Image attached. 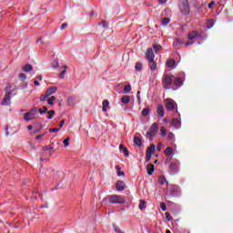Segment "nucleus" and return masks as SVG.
Masks as SVG:
<instances>
[{
    "label": "nucleus",
    "mask_w": 233,
    "mask_h": 233,
    "mask_svg": "<svg viewBox=\"0 0 233 233\" xmlns=\"http://www.w3.org/2000/svg\"><path fill=\"white\" fill-rule=\"evenodd\" d=\"M156 152V145L151 144L150 147H148L146 150V154H149L152 156Z\"/></svg>",
    "instance_id": "nucleus-14"
},
{
    "label": "nucleus",
    "mask_w": 233,
    "mask_h": 233,
    "mask_svg": "<svg viewBox=\"0 0 233 233\" xmlns=\"http://www.w3.org/2000/svg\"><path fill=\"white\" fill-rule=\"evenodd\" d=\"M172 152H174V148H172L171 147H167L165 150H164V154L165 156H167V157L172 156Z\"/></svg>",
    "instance_id": "nucleus-19"
},
{
    "label": "nucleus",
    "mask_w": 233,
    "mask_h": 233,
    "mask_svg": "<svg viewBox=\"0 0 233 233\" xmlns=\"http://www.w3.org/2000/svg\"><path fill=\"white\" fill-rule=\"evenodd\" d=\"M171 127H174L175 128H181V121H179V118H173L171 121Z\"/></svg>",
    "instance_id": "nucleus-12"
},
{
    "label": "nucleus",
    "mask_w": 233,
    "mask_h": 233,
    "mask_svg": "<svg viewBox=\"0 0 233 233\" xmlns=\"http://www.w3.org/2000/svg\"><path fill=\"white\" fill-rule=\"evenodd\" d=\"M166 219H167L168 221H172V216L170 215V213H166Z\"/></svg>",
    "instance_id": "nucleus-47"
},
{
    "label": "nucleus",
    "mask_w": 233,
    "mask_h": 233,
    "mask_svg": "<svg viewBox=\"0 0 233 233\" xmlns=\"http://www.w3.org/2000/svg\"><path fill=\"white\" fill-rule=\"evenodd\" d=\"M54 101H56V96H51L47 99V105H54Z\"/></svg>",
    "instance_id": "nucleus-40"
},
{
    "label": "nucleus",
    "mask_w": 233,
    "mask_h": 233,
    "mask_svg": "<svg viewBox=\"0 0 233 233\" xmlns=\"http://www.w3.org/2000/svg\"><path fill=\"white\" fill-rule=\"evenodd\" d=\"M102 25L104 27L106 26V21H102Z\"/></svg>",
    "instance_id": "nucleus-62"
},
{
    "label": "nucleus",
    "mask_w": 233,
    "mask_h": 233,
    "mask_svg": "<svg viewBox=\"0 0 233 233\" xmlns=\"http://www.w3.org/2000/svg\"><path fill=\"white\" fill-rule=\"evenodd\" d=\"M36 79H38L39 81H43V76H36Z\"/></svg>",
    "instance_id": "nucleus-58"
},
{
    "label": "nucleus",
    "mask_w": 233,
    "mask_h": 233,
    "mask_svg": "<svg viewBox=\"0 0 233 233\" xmlns=\"http://www.w3.org/2000/svg\"><path fill=\"white\" fill-rule=\"evenodd\" d=\"M117 172H121V167L119 166H116Z\"/></svg>",
    "instance_id": "nucleus-61"
},
{
    "label": "nucleus",
    "mask_w": 233,
    "mask_h": 233,
    "mask_svg": "<svg viewBox=\"0 0 233 233\" xmlns=\"http://www.w3.org/2000/svg\"><path fill=\"white\" fill-rule=\"evenodd\" d=\"M66 68H68V66H64V70L58 75L59 79H65V75L66 74Z\"/></svg>",
    "instance_id": "nucleus-26"
},
{
    "label": "nucleus",
    "mask_w": 233,
    "mask_h": 233,
    "mask_svg": "<svg viewBox=\"0 0 233 233\" xmlns=\"http://www.w3.org/2000/svg\"><path fill=\"white\" fill-rule=\"evenodd\" d=\"M160 132H161L162 137H165V136H167V129L165 128V127H162L160 128Z\"/></svg>",
    "instance_id": "nucleus-41"
},
{
    "label": "nucleus",
    "mask_w": 233,
    "mask_h": 233,
    "mask_svg": "<svg viewBox=\"0 0 233 233\" xmlns=\"http://www.w3.org/2000/svg\"><path fill=\"white\" fill-rule=\"evenodd\" d=\"M121 102L123 103V105H128L130 103V96H123L121 97Z\"/></svg>",
    "instance_id": "nucleus-20"
},
{
    "label": "nucleus",
    "mask_w": 233,
    "mask_h": 233,
    "mask_svg": "<svg viewBox=\"0 0 233 233\" xmlns=\"http://www.w3.org/2000/svg\"><path fill=\"white\" fill-rule=\"evenodd\" d=\"M199 33H198V31H191L187 35V39H189V41H194V39H196Z\"/></svg>",
    "instance_id": "nucleus-13"
},
{
    "label": "nucleus",
    "mask_w": 233,
    "mask_h": 233,
    "mask_svg": "<svg viewBox=\"0 0 233 233\" xmlns=\"http://www.w3.org/2000/svg\"><path fill=\"white\" fill-rule=\"evenodd\" d=\"M59 130H61V128H57V127H55V128H50L49 129V132H53V133H57Z\"/></svg>",
    "instance_id": "nucleus-46"
},
{
    "label": "nucleus",
    "mask_w": 233,
    "mask_h": 233,
    "mask_svg": "<svg viewBox=\"0 0 233 233\" xmlns=\"http://www.w3.org/2000/svg\"><path fill=\"white\" fill-rule=\"evenodd\" d=\"M181 45H183V41L177 39L173 43V46L174 48H176L177 50V48H179V46H181Z\"/></svg>",
    "instance_id": "nucleus-24"
},
{
    "label": "nucleus",
    "mask_w": 233,
    "mask_h": 233,
    "mask_svg": "<svg viewBox=\"0 0 233 233\" xmlns=\"http://www.w3.org/2000/svg\"><path fill=\"white\" fill-rule=\"evenodd\" d=\"M168 0H159V4L160 5H165V3H167Z\"/></svg>",
    "instance_id": "nucleus-55"
},
{
    "label": "nucleus",
    "mask_w": 233,
    "mask_h": 233,
    "mask_svg": "<svg viewBox=\"0 0 233 233\" xmlns=\"http://www.w3.org/2000/svg\"><path fill=\"white\" fill-rule=\"evenodd\" d=\"M39 114V108L33 107L28 112H26L24 116L25 121H32L33 119H35Z\"/></svg>",
    "instance_id": "nucleus-3"
},
{
    "label": "nucleus",
    "mask_w": 233,
    "mask_h": 233,
    "mask_svg": "<svg viewBox=\"0 0 233 233\" xmlns=\"http://www.w3.org/2000/svg\"><path fill=\"white\" fill-rule=\"evenodd\" d=\"M137 99L138 105H141V91L137 92Z\"/></svg>",
    "instance_id": "nucleus-42"
},
{
    "label": "nucleus",
    "mask_w": 233,
    "mask_h": 233,
    "mask_svg": "<svg viewBox=\"0 0 233 233\" xmlns=\"http://www.w3.org/2000/svg\"><path fill=\"white\" fill-rule=\"evenodd\" d=\"M18 77H19V79H21L22 81H25V79H26V75L21 73V74L18 75Z\"/></svg>",
    "instance_id": "nucleus-44"
},
{
    "label": "nucleus",
    "mask_w": 233,
    "mask_h": 233,
    "mask_svg": "<svg viewBox=\"0 0 233 233\" xmlns=\"http://www.w3.org/2000/svg\"><path fill=\"white\" fill-rule=\"evenodd\" d=\"M64 147L65 148H67V147H70V138L67 137L64 140Z\"/></svg>",
    "instance_id": "nucleus-39"
},
{
    "label": "nucleus",
    "mask_w": 233,
    "mask_h": 233,
    "mask_svg": "<svg viewBox=\"0 0 233 233\" xmlns=\"http://www.w3.org/2000/svg\"><path fill=\"white\" fill-rule=\"evenodd\" d=\"M119 149L123 150L126 157H128V148H127L123 144L119 145Z\"/></svg>",
    "instance_id": "nucleus-27"
},
{
    "label": "nucleus",
    "mask_w": 233,
    "mask_h": 233,
    "mask_svg": "<svg viewBox=\"0 0 233 233\" xmlns=\"http://www.w3.org/2000/svg\"><path fill=\"white\" fill-rule=\"evenodd\" d=\"M150 112H152V109L150 107H146L142 110V116L143 117H147V116H148V114H150Z\"/></svg>",
    "instance_id": "nucleus-22"
},
{
    "label": "nucleus",
    "mask_w": 233,
    "mask_h": 233,
    "mask_svg": "<svg viewBox=\"0 0 233 233\" xmlns=\"http://www.w3.org/2000/svg\"><path fill=\"white\" fill-rule=\"evenodd\" d=\"M161 48H163V46H161V45H154L153 46V49L155 50L156 54H157V52H159V50H161Z\"/></svg>",
    "instance_id": "nucleus-37"
},
{
    "label": "nucleus",
    "mask_w": 233,
    "mask_h": 233,
    "mask_svg": "<svg viewBox=\"0 0 233 233\" xmlns=\"http://www.w3.org/2000/svg\"><path fill=\"white\" fill-rule=\"evenodd\" d=\"M166 233H172V232H170V229H167V230L166 231Z\"/></svg>",
    "instance_id": "nucleus-63"
},
{
    "label": "nucleus",
    "mask_w": 233,
    "mask_h": 233,
    "mask_svg": "<svg viewBox=\"0 0 233 233\" xmlns=\"http://www.w3.org/2000/svg\"><path fill=\"white\" fill-rule=\"evenodd\" d=\"M174 65H176V61L174 59L167 60V66H168V68H172V66H174Z\"/></svg>",
    "instance_id": "nucleus-30"
},
{
    "label": "nucleus",
    "mask_w": 233,
    "mask_h": 233,
    "mask_svg": "<svg viewBox=\"0 0 233 233\" xmlns=\"http://www.w3.org/2000/svg\"><path fill=\"white\" fill-rule=\"evenodd\" d=\"M46 112H48V107H46V106H44L42 107V109H41V108H38V113H39V114H46Z\"/></svg>",
    "instance_id": "nucleus-33"
},
{
    "label": "nucleus",
    "mask_w": 233,
    "mask_h": 233,
    "mask_svg": "<svg viewBox=\"0 0 233 233\" xmlns=\"http://www.w3.org/2000/svg\"><path fill=\"white\" fill-rule=\"evenodd\" d=\"M125 175V172H123V171H118L117 172V176H124Z\"/></svg>",
    "instance_id": "nucleus-56"
},
{
    "label": "nucleus",
    "mask_w": 233,
    "mask_h": 233,
    "mask_svg": "<svg viewBox=\"0 0 233 233\" xmlns=\"http://www.w3.org/2000/svg\"><path fill=\"white\" fill-rule=\"evenodd\" d=\"M65 125V120H61L59 124V127L63 128V126Z\"/></svg>",
    "instance_id": "nucleus-53"
},
{
    "label": "nucleus",
    "mask_w": 233,
    "mask_h": 233,
    "mask_svg": "<svg viewBox=\"0 0 233 233\" xmlns=\"http://www.w3.org/2000/svg\"><path fill=\"white\" fill-rule=\"evenodd\" d=\"M66 26H68V24L64 23V24H62L60 29H61V30H65V28H66Z\"/></svg>",
    "instance_id": "nucleus-50"
},
{
    "label": "nucleus",
    "mask_w": 233,
    "mask_h": 233,
    "mask_svg": "<svg viewBox=\"0 0 233 233\" xmlns=\"http://www.w3.org/2000/svg\"><path fill=\"white\" fill-rule=\"evenodd\" d=\"M102 105H103L102 112H106V108H108L110 102H108V100L106 99L103 101Z\"/></svg>",
    "instance_id": "nucleus-23"
},
{
    "label": "nucleus",
    "mask_w": 233,
    "mask_h": 233,
    "mask_svg": "<svg viewBox=\"0 0 233 233\" xmlns=\"http://www.w3.org/2000/svg\"><path fill=\"white\" fill-rule=\"evenodd\" d=\"M158 183H159L160 185H165V183H167V178H165V177H163V176H160V177H158Z\"/></svg>",
    "instance_id": "nucleus-35"
},
{
    "label": "nucleus",
    "mask_w": 233,
    "mask_h": 233,
    "mask_svg": "<svg viewBox=\"0 0 233 233\" xmlns=\"http://www.w3.org/2000/svg\"><path fill=\"white\" fill-rule=\"evenodd\" d=\"M214 5H216V2L212 1L208 4V8H214Z\"/></svg>",
    "instance_id": "nucleus-49"
},
{
    "label": "nucleus",
    "mask_w": 233,
    "mask_h": 233,
    "mask_svg": "<svg viewBox=\"0 0 233 233\" xmlns=\"http://www.w3.org/2000/svg\"><path fill=\"white\" fill-rule=\"evenodd\" d=\"M47 114L49 115L47 116V119H52L54 116L56 115V111L54 109L47 111Z\"/></svg>",
    "instance_id": "nucleus-34"
},
{
    "label": "nucleus",
    "mask_w": 233,
    "mask_h": 233,
    "mask_svg": "<svg viewBox=\"0 0 233 233\" xmlns=\"http://www.w3.org/2000/svg\"><path fill=\"white\" fill-rule=\"evenodd\" d=\"M116 188L118 192H123V190H125L126 188V185L124 181L118 180L116 183Z\"/></svg>",
    "instance_id": "nucleus-10"
},
{
    "label": "nucleus",
    "mask_w": 233,
    "mask_h": 233,
    "mask_svg": "<svg viewBox=\"0 0 233 233\" xmlns=\"http://www.w3.org/2000/svg\"><path fill=\"white\" fill-rule=\"evenodd\" d=\"M57 92V87L56 86H51L49 87L46 91V94L50 97L53 94H56Z\"/></svg>",
    "instance_id": "nucleus-15"
},
{
    "label": "nucleus",
    "mask_w": 233,
    "mask_h": 233,
    "mask_svg": "<svg viewBox=\"0 0 233 233\" xmlns=\"http://www.w3.org/2000/svg\"><path fill=\"white\" fill-rule=\"evenodd\" d=\"M146 57L149 62V68L151 72H155L156 68H157V64L154 61L156 55H154V49L148 48L146 52Z\"/></svg>",
    "instance_id": "nucleus-1"
},
{
    "label": "nucleus",
    "mask_w": 233,
    "mask_h": 233,
    "mask_svg": "<svg viewBox=\"0 0 233 233\" xmlns=\"http://www.w3.org/2000/svg\"><path fill=\"white\" fill-rule=\"evenodd\" d=\"M179 10L182 15H188V14H190V4L188 0H182L180 2Z\"/></svg>",
    "instance_id": "nucleus-5"
},
{
    "label": "nucleus",
    "mask_w": 233,
    "mask_h": 233,
    "mask_svg": "<svg viewBox=\"0 0 233 233\" xmlns=\"http://www.w3.org/2000/svg\"><path fill=\"white\" fill-rule=\"evenodd\" d=\"M173 85L175 86H183V80L180 78V77H176L174 80H173Z\"/></svg>",
    "instance_id": "nucleus-18"
},
{
    "label": "nucleus",
    "mask_w": 233,
    "mask_h": 233,
    "mask_svg": "<svg viewBox=\"0 0 233 233\" xmlns=\"http://www.w3.org/2000/svg\"><path fill=\"white\" fill-rule=\"evenodd\" d=\"M150 159H152V155L146 153V161L148 162Z\"/></svg>",
    "instance_id": "nucleus-48"
},
{
    "label": "nucleus",
    "mask_w": 233,
    "mask_h": 233,
    "mask_svg": "<svg viewBox=\"0 0 233 233\" xmlns=\"http://www.w3.org/2000/svg\"><path fill=\"white\" fill-rule=\"evenodd\" d=\"M160 208L163 210V212H167V204L161 202Z\"/></svg>",
    "instance_id": "nucleus-43"
},
{
    "label": "nucleus",
    "mask_w": 233,
    "mask_h": 233,
    "mask_svg": "<svg viewBox=\"0 0 233 233\" xmlns=\"http://www.w3.org/2000/svg\"><path fill=\"white\" fill-rule=\"evenodd\" d=\"M154 170H156V168L154 167L153 164H147V171L148 176H152V174H154Z\"/></svg>",
    "instance_id": "nucleus-16"
},
{
    "label": "nucleus",
    "mask_w": 233,
    "mask_h": 233,
    "mask_svg": "<svg viewBox=\"0 0 233 233\" xmlns=\"http://www.w3.org/2000/svg\"><path fill=\"white\" fill-rule=\"evenodd\" d=\"M174 85V76L172 75H164L162 78V86L166 90H170V86Z\"/></svg>",
    "instance_id": "nucleus-2"
},
{
    "label": "nucleus",
    "mask_w": 233,
    "mask_h": 233,
    "mask_svg": "<svg viewBox=\"0 0 233 233\" xmlns=\"http://www.w3.org/2000/svg\"><path fill=\"white\" fill-rule=\"evenodd\" d=\"M157 130H159V127L157 126V123H153L149 127V131L147 132V137L152 139V137H154V136L157 134Z\"/></svg>",
    "instance_id": "nucleus-7"
},
{
    "label": "nucleus",
    "mask_w": 233,
    "mask_h": 233,
    "mask_svg": "<svg viewBox=\"0 0 233 233\" xmlns=\"http://www.w3.org/2000/svg\"><path fill=\"white\" fill-rule=\"evenodd\" d=\"M49 96H48V95H46V93L45 94V95H43V96H40V101H46V98H48Z\"/></svg>",
    "instance_id": "nucleus-45"
},
{
    "label": "nucleus",
    "mask_w": 233,
    "mask_h": 233,
    "mask_svg": "<svg viewBox=\"0 0 233 233\" xmlns=\"http://www.w3.org/2000/svg\"><path fill=\"white\" fill-rule=\"evenodd\" d=\"M174 139H176V135L172 132L167 133V141H174Z\"/></svg>",
    "instance_id": "nucleus-29"
},
{
    "label": "nucleus",
    "mask_w": 233,
    "mask_h": 233,
    "mask_svg": "<svg viewBox=\"0 0 233 233\" xmlns=\"http://www.w3.org/2000/svg\"><path fill=\"white\" fill-rule=\"evenodd\" d=\"M34 128V127H32V125H29L28 127H27V130H32Z\"/></svg>",
    "instance_id": "nucleus-60"
},
{
    "label": "nucleus",
    "mask_w": 233,
    "mask_h": 233,
    "mask_svg": "<svg viewBox=\"0 0 233 233\" xmlns=\"http://www.w3.org/2000/svg\"><path fill=\"white\" fill-rule=\"evenodd\" d=\"M191 45H194V43H190V42L186 43V46H190Z\"/></svg>",
    "instance_id": "nucleus-59"
},
{
    "label": "nucleus",
    "mask_w": 233,
    "mask_h": 233,
    "mask_svg": "<svg viewBox=\"0 0 233 233\" xmlns=\"http://www.w3.org/2000/svg\"><path fill=\"white\" fill-rule=\"evenodd\" d=\"M5 130H6L5 135L10 136V132H8V126H5Z\"/></svg>",
    "instance_id": "nucleus-54"
},
{
    "label": "nucleus",
    "mask_w": 233,
    "mask_h": 233,
    "mask_svg": "<svg viewBox=\"0 0 233 233\" xmlns=\"http://www.w3.org/2000/svg\"><path fill=\"white\" fill-rule=\"evenodd\" d=\"M112 227L116 233H125L123 230H121V228H119V227H117V225L113 224Z\"/></svg>",
    "instance_id": "nucleus-31"
},
{
    "label": "nucleus",
    "mask_w": 233,
    "mask_h": 233,
    "mask_svg": "<svg viewBox=\"0 0 233 233\" xmlns=\"http://www.w3.org/2000/svg\"><path fill=\"white\" fill-rule=\"evenodd\" d=\"M134 143L137 145V147H143V142L141 141V138L139 137H134Z\"/></svg>",
    "instance_id": "nucleus-21"
},
{
    "label": "nucleus",
    "mask_w": 233,
    "mask_h": 233,
    "mask_svg": "<svg viewBox=\"0 0 233 233\" xmlns=\"http://www.w3.org/2000/svg\"><path fill=\"white\" fill-rule=\"evenodd\" d=\"M168 23H170V18H168V17L163 18V20H162V25H163L164 26H167V25H168Z\"/></svg>",
    "instance_id": "nucleus-38"
},
{
    "label": "nucleus",
    "mask_w": 233,
    "mask_h": 233,
    "mask_svg": "<svg viewBox=\"0 0 233 233\" xmlns=\"http://www.w3.org/2000/svg\"><path fill=\"white\" fill-rule=\"evenodd\" d=\"M139 210H143V208H147V204L145 203V200H140L138 205Z\"/></svg>",
    "instance_id": "nucleus-28"
},
{
    "label": "nucleus",
    "mask_w": 233,
    "mask_h": 233,
    "mask_svg": "<svg viewBox=\"0 0 233 233\" xmlns=\"http://www.w3.org/2000/svg\"><path fill=\"white\" fill-rule=\"evenodd\" d=\"M59 66V62L56 61L54 64H53V68H58Z\"/></svg>",
    "instance_id": "nucleus-52"
},
{
    "label": "nucleus",
    "mask_w": 233,
    "mask_h": 233,
    "mask_svg": "<svg viewBox=\"0 0 233 233\" xmlns=\"http://www.w3.org/2000/svg\"><path fill=\"white\" fill-rule=\"evenodd\" d=\"M136 70H137L138 72L141 71L143 69V64L137 62L136 66H135Z\"/></svg>",
    "instance_id": "nucleus-36"
},
{
    "label": "nucleus",
    "mask_w": 233,
    "mask_h": 233,
    "mask_svg": "<svg viewBox=\"0 0 233 233\" xmlns=\"http://www.w3.org/2000/svg\"><path fill=\"white\" fill-rule=\"evenodd\" d=\"M108 201L109 203H113L114 205H125V203H127V200L125 199V198H123L122 196L119 195H111L108 198Z\"/></svg>",
    "instance_id": "nucleus-4"
},
{
    "label": "nucleus",
    "mask_w": 233,
    "mask_h": 233,
    "mask_svg": "<svg viewBox=\"0 0 233 233\" xmlns=\"http://www.w3.org/2000/svg\"><path fill=\"white\" fill-rule=\"evenodd\" d=\"M10 94H12L11 92H9L8 94H6L5 96V97L2 99L1 105L3 106H8V105H10Z\"/></svg>",
    "instance_id": "nucleus-9"
},
{
    "label": "nucleus",
    "mask_w": 233,
    "mask_h": 233,
    "mask_svg": "<svg viewBox=\"0 0 233 233\" xmlns=\"http://www.w3.org/2000/svg\"><path fill=\"white\" fill-rule=\"evenodd\" d=\"M34 84H35V86H39V85H40L37 80H35V81H34Z\"/></svg>",
    "instance_id": "nucleus-57"
},
{
    "label": "nucleus",
    "mask_w": 233,
    "mask_h": 233,
    "mask_svg": "<svg viewBox=\"0 0 233 233\" xmlns=\"http://www.w3.org/2000/svg\"><path fill=\"white\" fill-rule=\"evenodd\" d=\"M43 137H45V134L36 136L35 139L39 140V139H43Z\"/></svg>",
    "instance_id": "nucleus-51"
},
{
    "label": "nucleus",
    "mask_w": 233,
    "mask_h": 233,
    "mask_svg": "<svg viewBox=\"0 0 233 233\" xmlns=\"http://www.w3.org/2000/svg\"><path fill=\"white\" fill-rule=\"evenodd\" d=\"M22 70L23 72L28 73L32 72V70H34V67L32 66V65L26 64L25 66H22Z\"/></svg>",
    "instance_id": "nucleus-17"
},
{
    "label": "nucleus",
    "mask_w": 233,
    "mask_h": 233,
    "mask_svg": "<svg viewBox=\"0 0 233 233\" xmlns=\"http://www.w3.org/2000/svg\"><path fill=\"white\" fill-rule=\"evenodd\" d=\"M169 170L173 175L177 174V170H179V161L175 160L171 162L169 165Z\"/></svg>",
    "instance_id": "nucleus-8"
},
{
    "label": "nucleus",
    "mask_w": 233,
    "mask_h": 233,
    "mask_svg": "<svg viewBox=\"0 0 233 233\" xmlns=\"http://www.w3.org/2000/svg\"><path fill=\"white\" fill-rule=\"evenodd\" d=\"M131 91H132V86L130 85L125 86L124 92H126V94H130Z\"/></svg>",
    "instance_id": "nucleus-32"
},
{
    "label": "nucleus",
    "mask_w": 233,
    "mask_h": 233,
    "mask_svg": "<svg viewBox=\"0 0 233 233\" xmlns=\"http://www.w3.org/2000/svg\"><path fill=\"white\" fill-rule=\"evenodd\" d=\"M157 113L160 117H165V107L161 104H157Z\"/></svg>",
    "instance_id": "nucleus-11"
},
{
    "label": "nucleus",
    "mask_w": 233,
    "mask_h": 233,
    "mask_svg": "<svg viewBox=\"0 0 233 233\" xmlns=\"http://www.w3.org/2000/svg\"><path fill=\"white\" fill-rule=\"evenodd\" d=\"M177 104H176V101L172 98H167L166 99V110L168 112H176V106Z\"/></svg>",
    "instance_id": "nucleus-6"
},
{
    "label": "nucleus",
    "mask_w": 233,
    "mask_h": 233,
    "mask_svg": "<svg viewBox=\"0 0 233 233\" xmlns=\"http://www.w3.org/2000/svg\"><path fill=\"white\" fill-rule=\"evenodd\" d=\"M39 41H41V38H39V39L36 41V43H39Z\"/></svg>",
    "instance_id": "nucleus-64"
},
{
    "label": "nucleus",
    "mask_w": 233,
    "mask_h": 233,
    "mask_svg": "<svg viewBox=\"0 0 233 233\" xmlns=\"http://www.w3.org/2000/svg\"><path fill=\"white\" fill-rule=\"evenodd\" d=\"M43 150L44 152H49V156H52L54 154V148L48 147V146H46L43 147Z\"/></svg>",
    "instance_id": "nucleus-25"
}]
</instances>
